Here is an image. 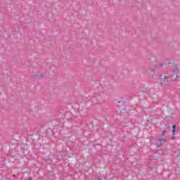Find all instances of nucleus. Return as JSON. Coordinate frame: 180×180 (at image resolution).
Listing matches in <instances>:
<instances>
[{
  "label": "nucleus",
  "mask_w": 180,
  "mask_h": 180,
  "mask_svg": "<svg viewBox=\"0 0 180 180\" xmlns=\"http://www.w3.org/2000/svg\"><path fill=\"white\" fill-rule=\"evenodd\" d=\"M172 133H173V135L175 134V129H173Z\"/></svg>",
  "instance_id": "423d86ee"
},
{
  "label": "nucleus",
  "mask_w": 180,
  "mask_h": 180,
  "mask_svg": "<svg viewBox=\"0 0 180 180\" xmlns=\"http://www.w3.org/2000/svg\"><path fill=\"white\" fill-rule=\"evenodd\" d=\"M169 67L172 72H175L178 71V66L175 64L169 65Z\"/></svg>",
  "instance_id": "f03ea898"
},
{
  "label": "nucleus",
  "mask_w": 180,
  "mask_h": 180,
  "mask_svg": "<svg viewBox=\"0 0 180 180\" xmlns=\"http://www.w3.org/2000/svg\"><path fill=\"white\" fill-rule=\"evenodd\" d=\"M165 133H167V131H166V130H164V131H163V133H162V136H165Z\"/></svg>",
  "instance_id": "20e7f679"
},
{
  "label": "nucleus",
  "mask_w": 180,
  "mask_h": 180,
  "mask_svg": "<svg viewBox=\"0 0 180 180\" xmlns=\"http://www.w3.org/2000/svg\"><path fill=\"white\" fill-rule=\"evenodd\" d=\"M172 129H173V130H175V129H176V125H173Z\"/></svg>",
  "instance_id": "39448f33"
},
{
  "label": "nucleus",
  "mask_w": 180,
  "mask_h": 180,
  "mask_svg": "<svg viewBox=\"0 0 180 180\" xmlns=\"http://www.w3.org/2000/svg\"><path fill=\"white\" fill-rule=\"evenodd\" d=\"M162 65H164V64H161V65H160V67H162Z\"/></svg>",
  "instance_id": "1a4fd4ad"
},
{
  "label": "nucleus",
  "mask_w": 180,
  "mask_h": 180,
  "mask_svg": "<svg viewBox=\"0 0 180 180\" xmlns=\"http://www.w3.org/2000/svg\"><path fill=\"white\" fill-rule=\"evenodd\" d=\"M98 180H102V179H101V177H98Z\"/></svg>",
  "instance_id": "6e6552de"
},
{
  "label": "nucleus",
  "mask_w": 180,
  "mask_h": 180,
  "mask_svg": "<svg viewBox=\"0 0 180 180\" xmlns=\"http://www.w3.org/2000/svg\"><path fill=\"white\" fill-rule=\"evenodd\" d=\"M157 140H159V141H161L162 143H166L167 142V139H163L161 136L158 137Z\"/></svg>",
  "instance_id": "7ed1b4c3"
},
{
  "label": "nucleus",
  "mask_w": 180,
  "mask_h": 180,
  "mask_svg": "<svg viewBox=\"0 0 180 180\" xmlns=\"http://www.w3.org/2000/svg\"><path fill=\"white\" fill-rule=\"evenodd\" d=\"M172 140H175V136H173L172 137Z\"/></svg>",
  "instance_id": "0eeeda50"
},
{
  "label": "nucleus",
  "mask_w": 180,
  "mask_h": 180,
  "mask_svg": "<svg viewBox=\"0 0 180 180\" xmlns=\"http://www.w3.org/2000/svg\"><path fill=\"white\" fill-rule=\"evenodd\" d=\"M176 78H179V76H178L177 75H173L172 76L160 75L159 81L162 86H169V85H171V82L176 81Z\"/></svg>",
  "instance_id": "f257e3e1"
}]
</instances>
